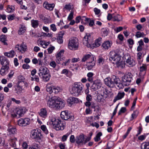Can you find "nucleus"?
<instances>
[{"label": "nucleus", "mask_w": 149, "mask_h": 149, "mask_svg": "<svg viewBox=\"0 0 149 149\" xmlns=\"http://www.w3.org/2000/svg\"><path fill=\"white\" fill-rule=\"evenodd\" d=\"M105 84L108 86L112 88L114 86H117L118 89H122L123 86L121 83L120 79L115 76H113L111 78L108 77L104 79Z\"/></svg>", "instance_id": "1"}, {"label": "nucleus", "mask_w": 149, "mask_h": 149, "mask_svg": "<svg viewBox=\"0 0 149 149\" xmlns=\"http://www.w3.org/2000/svg\"><path fill=\"white\" fill-rule=\"evenodd\" d=\"M109 59L113 61L118 68H123L125 66V62L121 58L120 55L115 51H111L109 53Z\"/></svg>", "instance_id": "2"}, {"label": "nucleus", "mask_w": 149, "mask_h": 149, "mask_svg": "<svg viewBox=\"0 0 149 149\" xmlns=\"http://www.w3.org/2000/svg\"><path fill=\"white\" fill-rule=\"evenodd\" d=\"M84 86L80 82H75L69 87L70 93L74 96H78L83 92Z\"/></svg>", "instance_id": "3"}, {"label": "nucleus", "mask_w": 149, "mask_h": 149, "mask_svg": "<svg viewBox=\"0 0 149 149\" xmlns=\"http://www.w3.org/2000/svg\"><path fill=\"white\" fill-rule=\"evenodd\" d=\"M85 135L81 133L76 137L75 142L78 145H85L91 139V137H88L85 138Z\"/></svg>", "instance_id": "4"}, {"label": "nucleus", "mask_w": 149, "mask_h": 149, "mask_svg": "<svg viewBox=\"0 0 149 149\" xmlns=\"http://www.w3.org/2000/svg\"><path fill=\"white\" fill-rule=\"evenodd\" d=\"M79 43L78 39L74 37L70 38L68 43V48L72 50H75L78 49Z\"/></svg>", "instance_id": "5"}, {"label": "nucleus", "mask_w": 149, "mask_h": 149, "mask_svg": "<svg viewBox=\"0 0 149 149\" xmlns=\"http://www.w3.org/2000/svg\"><path fill=\"white\" fill-rule=\"evenodd\" d=\"M30 136L32 139L36 140H41L43 138L41 131L38 129L32 130L30 132Z\"/></svg>", "instance_id": "6"}, {"label": "nucleus", "mask_w": 149, "mask_h": 149, "mask_svg": "<svg viewBox=\"0 0 149 149\" xmlns=\"http://www.w3.org/2000/svg\"><path fill=\"white\" fill-rule=\"evenodd\" d=\"M56 99L54 97H51L50 96H47L46 99L47 100V106L50 108L56 109Z\"/></svg>", "instance_id": "7"}, {"label": "nucleus", "mask_w": 149, "mask_h": 149, "mask_svg": "<svg viewBox=\"0 0 149 149\" xmlns=\"http://www.w3.org/2000/svg\"><path fill=\"white\" fill-rule=\"evenodd\" d=\"M27 109L24 107L21 108H17L15 110V112L11 115L14 117L22 116L27 111Z\"/></svg>", "instance_id": "8"}, {"label": "nucleus", "mask_w": 149, "mask_h": 149, "mask_svg": "<svg viewBox=\"0 0 149 149\" xmlns=\"http://www.w3.org/2000/svg\"><path fill=\"white\" fill-rule=\"evenodd\" d=\"M132 79V77L130 75L126 74L124 75L122 78V83H121L123 86H127L129 85Z\"/></svg>", "instance_id": "9"}, {"label": "nucleus", "mask_w": 149, "mask_h": 149, "mask_svg": "<svg viewBox=\"0 0 149 149\" xmlns=\"http://www.w3.org/2000/svg\"><path fill=\"white\" fill-rule=\"evenodd\" d=\"M61 117L63 119L67 120L68 119L72 121L74 120V117L73 116H70V114L69 113L68 111H63L61 112Z\"/></svg>", "instance_id": "10"}, {"label": "nucleus", "mask_w": 149, "mask_h": 149, "mask_svg": "<svg viewBox=\"0 0 149 149\" xmlns=\"http://www.w3.org/2000/svg\"><path fill=\"white\" fill-rule=\"evenodd\" d=\"M30 123V120L28 118L19 119L17 121L18 125L21 126H26Z\"/></svg>", "instance_id": "11"}, {"label": "nucleus", "mask_w": 149, "mask_h": 149, "mask_svg": "<svg viewBox=\"0 0 149 149\" xmlns=\"http://www.w3.org/2000/svg\"><path fill=\"white\" fill-rule=\"evenodd\" d=\"M91 35L89 34H86L83 39V43L84 45L88 47H91Z\"/></svg>", "instance_id": "12"}, {"label": "nucleus", "mask_w": 149, "mask_h": 149, "mask_svg": "<svg viewBox=\"0 0 149 149\" xmlns=\"http://www.w3.org/2000/svg\"><path fill=\"white\" fill-rule=\"evenodd\" d=\"M56 109L62 108L65 106V101L60 98L56 99Z\"/></svg>", "instance_id": "13"}, {"label": "nucleus", "mask_w": 149, "mask_h": 149, "mask_svg": "<svg viewBox=\"0 0 149 149\" xmlns=\"http://www.w3.org/2000/svg\"><path fill=\"white\" fill-rule=\"evenodd\" d=\"M65 126V121H61L60 120L59 122L56 124L54 128L57 130H63Z\"/></svg>", "instance_id": "14"}, {"label": "nucleus", "mask_w": 149, "mask_h": 149, "mask_svg": "<svg viewBox=\"0 0 149 149\" xmlns=\"http://www.w3.org/2000/svg\"><path fill=\"white\" fill-rule=\"evenodd\" d=\"M39 75L40 76L42 75H46L49 73V70L45 66H41L39 69Z\"/></svg>", "instance_id": "15"}, {"label": "nucleus", "mask_w": 149, "mask_h": 149, "mask_svg": "<svg viewBox=\"0 0 149 149\" xmlns=\"http://www.w3.org/2000/svg\"><path fill=\"white\" fill-rule=\"evenodd\" d=\"M67 102L70 106L74 105L76 103H77L79 102L78 98L74 97H70L67 99Z\"/></svg>", "instance_id": "16"}, {"label": "nucleus", "mask_w": 149, "mask_h": 149, "mask_svg": "<svg viewBox=\"0 0 149 149\" xmlns=\"http://www.w3.org/2000/svg\"><path fill=\"white\" fill-rule=\"evenodd\" d=\"M126 59V64L129 67H132L135 65L136 62L131 57H128Z\"/></svg>", "instance_id": "17"}, {"label": "nucleus", "mask_w": 149, "mask_h": 149, "mask_svg": "<svg viewBox=\"0 0 149 149\" xmlns=\"http://www.w3.org/2000/svg\"><path fill=\"white\" fill-rule=\"evenodd\" d=\"M7 131L9 134L13 135L16 133L17 130L15 126L11 125L9 123L8 125Z\"/></svg>", "instance_id": "18"}, {"label": "nucleus", "mask_w": 149, "mask_h": 149, "mask_svg": "<svg viewBox=\"0 0 149 149\" xmlns=\"http://www.w3.org/2000/svg\"><path fill=\"white\" fill-rule=\"evenodd\" d=\"M102 86V83L100 80H96L93 82L91 86L92 89L96 90L100 88Z\"/></svg>", "instance_id": "19"}, {"label": "nucleus", "mask_w": 149, "mask_h": 149, "mask_svg": "<svg viewBox=\"0 0 149 149\" xmlns=\"http://www.w3.org/2000/svg\"><path fill=\"white\" fill-rule=\"evenodd\" d=\"M107 96V91H103L101 95H97V99L98 101L99 102H103L104 98H106Z\"/></svg>", "instance_id": "20"}, {"label": "nucleus", "mask_w": 149, "mask_h": 149, "mask_svg": "<svg viewBox=\"0 0 149 149\" xmlns=\"http://www.w3.org/2000/svg\"><path fill=\"white\" fill-rule=\"evenodd\" d=\"M54 6V3H49L47 1L45 2L43 4V7L45 8L50 10H53Z\"/></svg>", "instance_id": "21"}, {"label": "nucleus", "mask_w": 149, "mask_h": 149, "mask_svg": "<svg viewBox=\"0 0 149 149\" xmlns=\"http://www.w3.org/2000/svg\"><path fill=\"white\" fill-rule=\"evenodd\" d=\"M112 42L108 40L104 41L102 44V48L105 50H108L112 45Z\"/></svg>", "instance_id": "22"}, {"label": "nucleus", "mask_w": 149, "mask_h": 149, "mask_svg": "<svg viewBox=\"0 0 149 149\" xmlns=\"http://www.w3.org/2000/svg\"><path fill=\"white\" fill-rule=\"evenodd\" d=\"M17 48V49L19 52L22 53H24L26 51L27 48L26 45L24 43H22L20 45H17L16 48Z\"/></svg>", "instance_id": "23"}, {"label": "nucleus", "mask_w": 149, "mask_h": 149, "mask_svg": "<svg viewBox=\"0 0 149 149\" xmlns=\"http://www.w3.org/2000/svg\"><path fill=\"white\" fill-rule=\"evenodd\" d=\"M0 62L3 66H9V62L4 56L0 57Z\"/></svg>", "instance_id": "24"}, {"label": "nucleus", "mask_w": 149, "mask_h": 149, "mask_svg": "<svg viewBox=\"0 0 149 149\" xmlns=\"http://www.w3.org/2000/svg\"><path fill=\"white\" fill-rule=\"evenodd\" d=\"M39 115L41 117L46 118L47 116L48 113L46 108L41 109L39 112Z\"/></svg>", "instance_id": "25"}, {"label": "nucleus", "mask_w": 149, "mask_h": 149, "mask_svg": "<svg viewBox=\"0 0 149 149\" xmlns=\"http://www.w3.org/2000/svg\"><path fill=\"white\" fill-rule=\"evenodd\" d=\"M147 70V65L146 64H142L141 66L140 67L139 74L141 76H143L145 75Z\"/></svg>", "instance_id": "26"}, {"label": "nucleus", "mask_w": 149, "mask_h": 149, "mask_svg": "<svg viewBox=\"0 0 149 149\" xmlns=\"http://www.w3.org/2000/svg\"><path fill=\"white\" fill-rule=\"evenodd\" d=\"M88 59H91V61L94 60V56L91 53L86 54L84 56L81 61L82 62H84Z\"/></svg>", "instance_id": "27"}, {"label": "nucleus", "mask_w": 149, "mask_h": 149, "mask_svg": "<svg viewBox=\"0 0 149 149\" xmlns=\"http://www.w3.org/2000/svg\"><path fill=\"white\" fill-rule=\"evenodd\" d=\"M9 66H2L1 68L0 71V74L2 76H4L8 72Z\"/></svg>", "instance_id": "28"}, {"label": "nucleus", "mask_w": 149, "mask_h": 149, "mask_svg": "<svg viewBox=\"0 0 149 149\" xmlns=\"http://www.w3.org/2000/svg\"><path fill=\"white\" fill-rule=\"evenodd\" d=\"M50 124L53 125L54 127L56 124L59 122L60 120L58 119H56L53 116L50 118Z\"/></svg>", "instance_id": "29"}, {"label": "nucleus", "mask_w": 149, "mask_h": 149, "mask_svg": "<svg viewBox=\"0 0 149 149\" xmlns=\"http://www.w3.org/2000/svg\"><path fill=\"white\" fill-rule=\"evenodd\" d=\"M64 32L61 31L60 32L59 36L57 37V40L59 44H62L63 43V36L64 34Z\"/></svg>", "instance_id": "30"}, {"label": "nucleus", "mask_w": 149, "mask_h": 149, "mask_svg": "<svg viewBox=\"0 0 149 149\" xmlns=\"http://www.w3.org/2000/svg\"><path fill=\"white\" fill-rule=\"evenodd\" d=\"M95 61L94 60L91 61V62H89L87 63L86 66L87 69L89 70H91L95 65Z\"/></svg>", "instance_id": "31"}, {"label": "nucleus", "mask_w": 149, "mask_h": 149, "mask_svg": "<svg viewBox=\"0 0 149 149\" xmlns=\"http://www.w3.org/2000/svg\"><path fill=\"white\" fill-rule=\"evenodd\" d=\"M17 141V139L16 138H10L9 140L10 145L13 147H15L16 146L15 142Z\"/></svg>", "instance_id": "32"}, {"label": "nucleus", "mask_w": 149, "mask_h": 149, "mask_svg": "<svg viewBox=\"0 0 149 149\" xmlns=\"http://www.w3.org/2000/svg\"><path fill=\"white\" fill-rule=\"evenodd\" d=\"M113 19L114 21L119 22L122 20V16L119 15L117 14L116 15H113Z\"/></svg>", "instance_id": "33"}, {"label": "nucleus", "mask_w": 149, "mask_h": 149, "mask_svg": "<svg viewBox=\"0 0 149 149\" xmlns=\"http://www.w3.org/2000/svg\"><path fill=\"white\" fill-rule=\"evenodd\" d=\"M50 42H47L45 41H40L39 44L43 48H46L50 44Z\"/></svg>", "instance_id": "34"}, {"label": "nucleus", "mask_w": 149, "mask_h": 149, "mask_svg": "<svg viewBox=\"0 0 149 149\" xmlns=\"http://www.w3.org/2000/svg\"><path fill=\"white\" fill-rule=\"evenodd\" d=\"M4 55L9 58H11L14 57L15 55V52L13 50H11L9 52L4 53Z\"/></svg>", "instance_id": "35"}, {"label": "nucleus", "mask_w": 149, "mask_h": 149, "mask_svg": "<svg viewBox=\"0 0 149 149\" xmlns=\"http://www.w3.org/2000/svg\"><path fill=\"white\" fill-rule=\"evenodd\" d=\"M53 86H51L49 84H47L46 86V91L50 94H51L53 92Z\"/></svg>", "instance_id": "36"}, {"label": "nucleus", "mask_w": 149, "mask_h": 149, "mask_svg": "<svg viewBox=\"0 0 149 149\" xmlns=\"http://www.w3.org/2000/svg\"><path fill=\"white\" fill-rule=\"evenodd\" d=\"M31 23L32 26L34 29L37 28L39 24L38 20L33 19L31 20Z\"/></svg>", "instance_id": "37"}, {"label": "nucleus", "mask_w": 149, "mask_h": 149, "mask_svg": "<svg viewBox=\"0 0 149 149\" xmlns=\"http://www.w3.org/2000/svg\"><path fill=\"white\" fill-rule=\"evenodd\" d=\"M53 89L54 91V93L56 94H57L62 91V88L61 87L58 86H53Z\"/></svg>", "instance_id": "38"}, {"label": "nucleus", "mask_w": 149, "mask_h": 149, "mask_svg": "<svg viewBox=\"0 0 149 149\" xmlns=\"http://www.w3.org/2000/svg\"><path fill=\"white\" fill-rule=\"evenodd\" d=\"M26 31V27L23 25H21L19 30L18 31V33L19 35H22Z\"/></svg>", "instance_id": "39"}, {"label": "nucleus", "mask_w": 149, "mask_h": 149, "mask_svg": "<svg viewBox=\"0 0 149 149\" xmlns=\"http://www.w3.org/2000/svg\"><path fill=\"white\" fill-rule=\"evenodd\" d=\"M101 34L102 36L105 37L107 36L108 33V31L106 28L102 29Z\"/></svg>", "instance_id": "40"}, {"label": "nucleus", "mask_w": 149, "mask_h": 149, "mask_svg": "<svg viewBox=\"0 0 149 149\" xmlns=\"http://www.w3.org/2000/svg\"><path fill=\"white\" fill-rule=\"evenodd\" d=\"M17 85H18V87L20 86L22 88L23 86L26 87L28 86V84L26 81H24L17 82Z\"/></svg>", "instance_id": "41"}, {"label": "nucleus", "mask_w": 149, "mask_h": 149, "mask_svg": "<svg viewBox=\"0 0 149 149\" xmlns=\"http://www.w3.org/2000/svg\"><path fill=\"white\" fill-rule=\"evenodd\" d=\"M141 149H149V142H145L142 143Z\"/></svg>", "instance_id": "42"}, {"label": "nucleus", "mask_w": 149, "mask_h": 149, "mask_svg": "<svg viewBox=\"0 0 149 149\" xmlns=\"http://www.w3.org/2000/svg\"><path fill=\"white\" fill-rule=\"evenodd\" d=\"M102 38L101 37H99L95 41V45L96 47H98L101 45Z\"/></svg>", "instance_id": "43"}, {"label": "nucleus", "mask_w": 149, "mask_h": 149, "mask_svg": "<svg viewBox=\"0 0 149 149\" xmlns=\"http://www.w3.org/2000/svg\"><path fill=\"white\" fill-rule=\"evenodd\" d=\"M15 7L12 6H8L6 9V11L8 13L13 12L14 10Z\"/></svg>", "instance_id": "44"}, {"label": "nucleus", "mask_w": 149, "mask_h": 149, "mask_svg": "<svg viewBox=\"0 0 149 149\" xmlns=\"http://www.w3.org/2000/svg\"><path fill=\"white\" fill-rule=\"evenodd\" d=\"M85 21L86 22L89 23V25L90 26H92L94 24V21L93 20H91L90 18L86 17Z\"/></svg>", "instance_id": "45"}, {"label": "nucleus", "mask_w": 149, "mask_h": 149, "mask_svg": "<svg viewBox=\"0 0 149 149\" xmlns=\"http://www.w3.org/2000/svg\"><path fill=\"white\" fill-rule=\"evenodd\" d=\"M86 17L85 16L81 17L80 16L77 17L75 19V22L76 23H79L80 21L81 20L83 21V20H85Z\"/></svg>", "instance_id": "46"}, {"label": "nucleus", "mask_w": 149, "mask_h": 149, "mask_svg": "<svg viewBox=\"0 0 149 149\" xmlns=\"http://www.w3.org/2000/svg\"><path fill=\"white\" fill-rule=\"evenodd\" d=\"M0 40L2 42L4 45H7V43L6 42L7 40L6 37L5 36L1 35L0 37Z\"/></svg>", "instance_id": "47"}, {"label": "nucleus", "mask_w": 149, "mask_h": 149, "mask_svg": "<svg viewBox=\"0 0 149 149\" xmlns=\"http://www.w3.org/2000/svg\"><path fill=\"white\" fill-rule=\"evenodd\" d=\"M102 135L101 132H99L96 135V136L94 138V139L95 142H97L100 140V136Z\"/></svg>", "instance_id": "48"}, {"label": "nucleus", "mask_w": 149, "mask_h": 149, "mask_svg": "<svg viewBox=\"0 0 149 149\" xmlns=\"http://www.w3.org/2000/svg\"><path fill=\"white\" fill-rule=\"evenodd\" d=\"M41 129L42 130L43 132L46 134L49 133V132L47 129L46 126L45 125H42L41 126Z\"/></svg>", "instance_id": "49"}, {"label": "nucleus", "mask_w": 149, "mask_h": 149, "mask_svg": "<svg viewBox=\"0 0 149 149\" xmlns=\"http://www.w3.org/2000/svg\"><path fill=\"white\" fill-rule=\"evenodd\" d=\"M43 80L46 81L47 82L49 80L51 76L48 74L46 75H42Z\"/></svg>", "instance_id": "50"}, {"label": "nucleus", "mask_w": 149, "mask_h": 149, "mask_svg": "<svg viewBox=\"0 0 149 149\" xmlns=\"http://www.w3.org/2000/svg\"><path fill=\"white\" fill-rule=\"evenodd\" d=\"M136 36L137 38L143 37L145 36V35L143 32H141L140 31L137 32L136 33Z\"/></svg>", "instance_id": "51"}, {"label": "nucleus", "mask_w": 149, "mask_h": 149, "mask_svg": "<svg viewBox=\"0 0 149 149\" xmlns=\"http://www.w3.org/2000/svg\"><path fill=\"white\" fill-rule=\"evenodd\" d=\"M139 113V111L138 110H136L134 111L133 113L132 114L131 120L135 118L137 116Z\"/></svg>", "instance_id": "52"}, {"label": "nucleus", "mask_w": 149, "mask_h": 149, "mask_svg": "<svg viewBox=\"0 0 149 149\" xmlns=\"http://www.w3.org/2000/svg\"><path fill=\"white\" fill-rule=\"evenodd\" d=\"M15 89L17 93L19 94L22 92V88L20 86L18 87V85H17L15 87Z\"/></svg>", "instance_id": "53"}, {"label": "nucleus", "mask_w": 149, "mask_h": 149, "mask_svg": "<svg viewBox=\"0 0 149 149\" xmlns=\"http://www.w3.org/2000/svg\"><path fill=\"white\" fill-rule=\"evenodd\" d=\"M124 95L125 93L124 92H119L118 93L116 97L119 100L123 98L124 97Z\"/></svg>", "instance_id": "54"}, {"label": "nucleus", "mask_w": 149, "mask_h": 149, "mask_svg": "<svg viewBox=\"0 0 149 149\" xmlns=\"http://www.w3.org/2000/svg\"><path fill=\"white\" fill-rule=\"evenodd\" d=\"M73 8L72 5L71 3L66 4L65 5L64 8L66 10H70L72 9Z\"/></svg>", "instance_id": "55"}, {"label": "nucleus", "mask_w": 149, "mask_h": 149, "mask_svg": "<svg viewBox=\"0 0 149 149\" xmlns=\"http://www.w3.org/2000/svg\"><path fill=\"white\" fill-rule=\"evenodd\" d=\"M64 50L63 49L60 50L59 52L57 53V54L56 55V57H61L64 54Z\"/></svg>", "instance_id": "56"}, {"label": "nucleus", "mask_w": 149, "mask_h": 149, "mask_svg": "<svg viewBox=\"0 0 149 149\" xmlns=\"http://www.w3.org/2000/svg\"><path fill=\"white\" fill-rule=\"evenodd\" d=\"M56 62L58 64H60L61 63V62L62 61H63L65 59L64 57H56Z\"/></svg>", "instance_id": "57"}, {"label": "nucleus", "mask_w": 149, "mask_h": 149, "mask_svg": "<svg viewBox=\"0 0 149 149\" xmlns=\"http://www.w3.org/2000/svg\"><path fill=\"white\" fill-rule=\"evenodd\" d=\"M147 135L148 134H144L143 135H140L138 137V139L141 141H143L145 139Z\"/></svg>", "instance_id": "58"}, {"label": "nucleus", "mask_w": 149, "mask_h": 149, "mask_svg": "<svg viewBox=\"0 0 149 149\" xmlns=\"http://www.w3.org/2000/svg\"><path fill=\"white\" fill-rule=\"evenodd\" d=\"M70 60V59H66L65 61L62 63L61 65L63 66L68 65L69 64Z\"/></svg>", "instance_id": "59"}, {"label": "nucleus", "mask_w": 149, "mask_h": 149, "mask_svg": "<svg viewBox=\"0 0 149 149\" xmlns=\"http://www.w3.org/2000/svg\"><path fill=\"white\" fill-rule=\"evenodd\" d=\"M26 81L24 77L22 75H19L18 77V82Z\"/></svg>", "instance_id": "60"}, {"label": "nucleus", "mask_w": 149, "mask_h": 149, "mask_svg": "<svg viewBox=\"0 0 149 149\" xmlns=\"http://www.w3.org/2000/svg\"><path fill=\"white\" fill-rule=\"evenodd\" d=\"M43 36L45 37H53V33L52 32H50L49 33H43Z\"/></svg>", "instance_id": "61"}, {"label": "nucleus", "mask_w": 149, "mask_h": 149, "mask_svg": "<svg viewBox=\"0 0 149 149\" xmlns=\"http://www.w3.org/2000/svg\"><path fill=\"white\" fill-rule=\"evenodd\" d=\"M50 28L53 32H55L57 30L56 26L55 24H52L50 26Z\"/></svg>", "instance_id": "62"}, {"label": "nucleus", "mask_w": 149, "mask_h": 149, "mask_svg": "<svg viewBox=\"0 0 149 149\" xmlns=\"http://www.w3.org/2000/svg\"><path fill=\"white\" fill-rule=\"evenodd\" d=\"M74 11L71 10L70 14L68 17V19L69 20H70L72 19L73 17Z\"/></svg>", "instance_id": "63"}, {"label": "nucleus", "mask_w": 149, "mask_h": 149, "mask_svg": "<svg viewBox=\"0 0 149 149\" xmlns=\"http://www.w3.org/2000/svg\"><path fill=\"white\" fill-rule=\"evenodd\" d=\"M126 108L125 107H122L118 113V115H120L121 114L124 113L126 111Z\"/></svg>", "instance_id": "64"}]
</instances>
